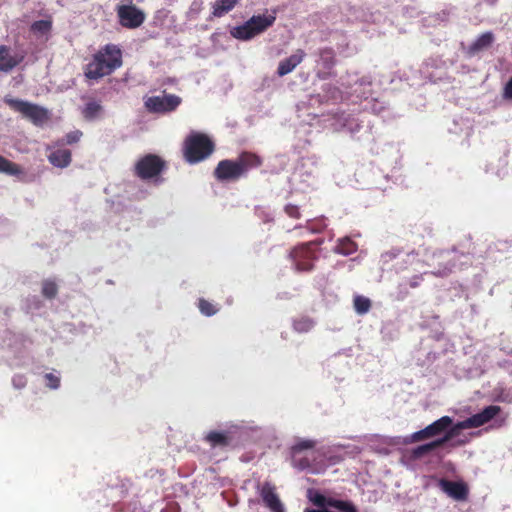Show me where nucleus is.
<instances>
[{
  "label": "nucleus",
  "instance_id": "obj_27",
  "mask_svg": "<svg viewBox=\"0 0 512 512\" xmlns=\"http://www.w3.org/2000/svg\"><path fill=\"white\" fill-rule=\"evenodd\" d=\"M336 253L350 255L357 250V245L348 237L339 240L334 248Z\"/></svg>",
  "mask_w": 512,
  "mask_h": 512
},
{
  "label": "nucleus",
  "instance_id": "obj_24",
  "mask_svg": "<svg viewBox=\"0 0 512 512\" xmlns=\"http://www.w3.org/2000/svg\"><path fill=\"white\" fill-rule=\"evenodd\" d=\"M102 112H103V106L101 105V103L92 100L85 104V106L82 110V115L86 120L92 121V120H95V119L101 117Z\"/></svg>",
  "mask_w": 512,
  "mask_h": 512
},
{
  "label": "nucleus",
  "instance_id": "obj_7",
  "mask_svg": "<svg viewBox=\"0 0 512 512\" xmlns=\"http://www.w3.org/2000/svg\"><path fill=\"white\" fill-rule=\"evenodd\" d=\"M500 411V406H487L481 412L474 414L471 417L454 424V426L448 432L453 433L454 439L456 436H458L460 430L481 427L488 423L489 421H491L494 417H496L500 413Z\"/></svg>",
  "mask_w": 512,
  "mask_h": 512
},
{
  "label": "nucleus",
  "instance_id": "obj_44",
  "mask_svg": "<svg viewBox=\"0 0 512 512\" xmlns=\"http://www.w3.org/2000/svg\"><path fill=\"white\" fill-rule=\"evenodd\" d=\"M309 230H310L311 232H313V233H314V232H318V231H319V228H318V227H315L314 225H310V226H309Z\"/></svg>",
  "mask_w": 512,
  "mask_h": 512
},
{
  "label": "nucleus",
  "instance_id": "obj_29",
  "mask_svg": "<svg viewBox=\"0 0 512 512\" xmlns=\"http://www.w3.org/2000/svg\"><path fill=\"white\" fill-rule=\"evenodd\" d=\"M370 307H371V301L369 298L360 296V295L355 296L354 309L358 314H360V315L366 314L370 310Z\"/></svg>",
  "mask_w": 512,
  "mask_h": 512
},
{
  "label": "nucleus",
  "instance_id": "obj_30",
  "mask_svg": "<svg viewBox=\"0 0 512 512\" xmlns=\"http://www.w3.org/2000/svg\"><path fill=\"white\" fill-rule=\"evenodd\" d=\"M293 327L295 331L305 333L314 327V321L308 317H301L294 320Z\"/></svg>",
  "mask_w": 512,
  "mask_h": 512
},
{
  "label": "nucleus",
  "instance_id": "obj_23",
  "mask_svg": "<svg viewBox=\"0 0 512 512\" xmlns=\"http://www.w3.org/2000/svg\"><path fill=\"white\" fill-rule=\"evenodd\" d=\"M371 81L368 77H363L361 79H357L353 82V84L350 86V92H348L351 95H356L359 98H367L369 92Z\"/></svg>",
  "mask_w": 512,
  "mask_h": 512
},
{
  "label": "nucleus",
  "instance_id": "obj_40",
  "mask_svg": "<svg viewBox=\"0 0 512 512\" xmlns=\"http://www.w3.org/2000/svg\"><path fill=\"white\" fill-rule=\"evenodd\" d=\"M224 14V0H216L213 15L221 17Z\"/></svg>",
  "mask_w": 512,
  "mask_h": 512
},
{
  "label": "nucleus",
  "instance_id": "obj_38",
  "mask_svg": "<svg viewBox=\"0 0 512 512\" xmlns=\"http://www.w3.org/2000/svg\"><path fill=\"white\" fill-rule=\"evenodd\" d=\"M285 212L286 214L291 218H299L300 217V211L299 208L295 205L288 204L285 206Z\"/></svg>",
  "mask_w": 512,
  "mask_h": 512
},
{
  "label": "nucleus",
  "instance_id": "obj_45",
  "mask_svg": "<svg viewBox=\"0 0 512 512\" xmlns=\"http://www.w3.org/2000/svg\"><path fill=\"white\" fill-rule=\"evenodd\" d=\"M272 219V217L270 216V214H267L264 218V221L268 222Z\"/></svg>",
  "mask_w": 512,
  "mask_h": 512
},
{
  "label": "nucleus",
  "instance_id": "obj_34",
  "mask_svg": "<svg viewBox=\"0 0 512 512\" xmlns=\"http://www.w3.org/2000/svg\"><path fill=\"white\" fill-rule=\"evenodd\" d=\"M205 440L212 446L224 444V433L211 431L205 436Z\"/></svg>",
  "mask_w": 512,
  "mask_h": 512
},
{
  "label": "nucleus",
  "instance_id": "obj_35",
  "mask_svg": "<svg viewBox=\"0 0 512 512\" xmlns=\"http://www.w3.org/2000/svg\"><path fill=\"white\" fill-rule=\"evenodd\" d=\"M46 386L50 389H58L60 386V377L53 373H46L44 375Z\"/></svg>",
  "mask_w": 512,
  "mask_h": 512
},
{
  "label": "nucleus",
  "instance_id": "obj_20",
  "mask_svg": "<svg viewBox=\"0 0 512 512\" xmlns=\"http://www.w3.org/2000/svg\"><path fill=\"white\" fill-rule=\"evenodd\" d=\"M494 34L487 31L479 35L468 47L467 52L470 55H475L483 50L488 49L494 42Z\"/></svg>",
  "mask_w": 512,
  "mask_h": 512
},
{
  "label": "nucleus",
  "instance_id": "obj_1",
  "mask_svg": "<svg viewBox=\"0 0 512 512\" xmlns=\"http://www.w3.org/2000/svg\"><path fill=\"white\" fill-rule=\"evenodd\" d=\"M122 66V51L115 44L101 47L84 67V76L89 80H98L112 74Z\"/></svg>",
  "mask_w": 512,
  "mask_h": 512
},
{
  "label": "nucleus",
  "instance_id": "obj_16",
  "mask_svg": "<svg viewBox=\"0 0 512 512\" xmlns=\"http://www.w3.org/2000/svg\"><path fill=\"white\" fill-rule=\"evenodd\" d=\"M23 54L11 53V48L6 45H0V71L10 72L24 60Z\"/></svg>",
  "mask_w": 512,
  "mask_h": 512
},
{
  "label": "nucleus",
  "instance_id": "obj_3",
  "mask_svg": "<svg viewBox=\"0 0 512 512\" xmlns=\"http://www.w3.org/2000/svg\"><path fill=\"white\" fill-rule=\"evenodd\" d=\"M215 150L214 142L203 133L192 132L183 144V155L190 164L207 159Z\"/></svg>",
  "mask_w": 512,
  "mask_h": 512
},
{
  "label": "nucleus",
  "instance_id": "obj_8",
  "mask_svg": "<svg viewBox=\"0 0 512 512\" xmlns=\"http://www.w3.org/2000/svg\"><path fill=\"white\" fill-rule=\"evenodd\" d=\"M166 168V162L156 154L141 157L134 166V172L142 180L159 176Z\"/></svg>",
  "mask_w": 512,
  "mask_h": 512
},
{
  "label": "nucleus",
  "instance_id": "obj_13",
  "mask_svg": "<svg viewBox=\"0 0 512 512\" xmlns=\"http://www.w3.org/2000/svg\"><path fill=\"white\" fill-rule=\"evenodd\" d=\"M257 493L260 496L265 507L270 512H285V506L280 500L276 487L270 482H264L257 485Z\"/></svg>",
  "mask_w": 512,
  "mask_h": 512
},
{
  "label": "nucleus",
  "instance_id": "obj_6",
  "mask_svg": "<svg viewBox=\"0 0 512 512\" xmlns=\"http://www.w3.org/2000/svg\"><path fill=\"white\" fill-rule=\"evenodd\" d=\"M4 102L13 111L21 113L23 117L30 120L34 125H42L49 119L48 110L37 104L8 97H5Z\"/></svg>",
  "mask_w": 512,
  "mask_h": 512
},
{
  "label": "nucleus",
  "instance_id": "obj_21",
  "mask_svg": "<svg viewBox=\"0 0 512 512\" xmlns=\"http://www.w3.org/2000/svg\"><path fill=\"white\" fill-rule=\"evenodd\" d=\"M49 162L58 168H66L72 161V154L69 149H57L48 155Z\"/></svg>",
  "mask_w": 512,
  "mask_h": 512
},
{
  "label": "nucleus",
  "instance_id": "obj_25",
  "mask_svg": "<svg viewBox=\"0 0 512 512\" xmlns=\"http://www.w3.org/2000/svg\"><path fill=\"white\" fill-rule=\"evenodd\" d=\"M319 59L317 60V64L321 66L323 69H331L335 64V53L330 48L320 49L318 52Z\"/></svg>",
  "mask_w": 512,
  "mask_h": 512
},
{
  "label": "nucleus",
  "instance_id": "obj_39",
  "mask_svg": "<svg viewBox=\"0 0 512 512\" xmlns=\"http://www.w3.org/2000/svg\"><path fill=\"white\" fill-rule=\"evenodd\" d=\"M503 98L506 100H512V77L504 86L503 90Z\"/></svg>",
  "mask_w": 512,
  "mask_h": 512
},
{
  "label": "nucleus",
  "instance_id": "obj_42",
  "mask_svg": "<svg viewBox=\"0 0 512 512\" xmlns=\"http://www.w3.org/2000/svg\"><path fill=\"white\" fill-rule=\"evenodd\" d=\"M215 176L219 180H224V160L220 161L215 169Z\"/></svg>",
  "mask_w": 512,
  "mask_h": 512
},
{
  "label": "nucleus",
  "instance_id": "obj_19",
  "mask_svg": "<svg viewBox=\"0 0 512 512\" xmlns=\"http://www.w3.org/2000/svg\"><path fill=\"white\" fill-rule=\"evenodd\" d=\"M453 439V433L447 432L445 436L434 440L430 443H426L423 445H420L412 450V457L414 459L421 458L422 456L426 455L427 453L431 452L435 448L443 445L446 442H449Z\"/></svg>",
  "mask_w": 512,
  "mask_h": 512
},
{
  "label": "nucleus",
  "instance_id": "obj_37",
  "mask_svg": "<svg viewBox=\"0 0 512 512\" xmlns=\"http://www.w3.org/2000/svg\"><path fill=\"white\" fill-rule=\"evenodd\" d=\"M12 384L16 389H22L27 385V378L22 374L14 375L12 378Z\"/></svg>",
  "mask_w": 512,
  "mask_h": 512
},
{
  "label": "nucleus",
  "instance_id": "obj_10",
  "mask_svg": "<svg viewBox=\"0 0 512 512\" xmlns=\"http://www.w3.org/2000/svg\"><path fill=\"white\" fill-rule=\"evenodd\" d=\"M260 164L261 159L257 155L247 152L242 153L235 161L226 160V180L238 179Z\"/></svg>",
  "mask_w": 512,
  "mask_h": 512
},
{
  "label": "nucleus",
  "instance_id": "obj_36",
  "mask_svg": "<svg viewBox=\"0 0 512 512\" xmlns=\"http://www.w3.org/2000/svg\"><path fill=\"white\" fill-rule=\"evenodd\" d=\"M83 133L80 130L71 131L66 134L65 136V142L66 144H74L77 143L80 138L82 137Z\"/></svg>",
  "mask_w": 512,
  "mask_h": 512
},
{
  "label": "nucleus",
  "instance_id": "obj_4",
  "mask_svg": "<svg viewBox=\"0 0 512 512\" xmlns=\"http://www.w3.org/2000/svg\"><path fill=\"white\" fill-rule=\"evenodd\" d=\"M275 20V12L253 16L243 25L232 28L231 35L236 39L250 40L272 26Z\"/></svg>",
  "mask_w": 512,
  "mask_h": 512
},
{
  "label": "nucleus",
  "instance_id": "obj_43",
  "mask_svg": "<svg viewBox=\"0 0 512 512\" xmlns=\"http://www.w3.org/2000/svg\"><path fill=\"white\" fill-rule=\"evenodd\" d=\"M238 2L239 0H226V13L233 9Z\"/></svg>",
  "mask_w": 512,
  "mask_h": 512
},
{
  "label": "nucleus",
  "instance_id": "obj_2",
  "mask_svg": "<svg viewBox=\"0 0 512 512\" xmlns=\"http://www.w3.org/2000/svg\"><path fill=\"white\" fill-rule=\"evenodd\" d=\"M315 442L308 439L297 441L291 448L292 465L298 470H306L311 474L322 473L326 468L323 455L314 451Z\"/></svg>",
  "mask_w": 512,
  "mask_h": 512
},
{
  "label": "nucleus",
  "instance_id": "obj_15",
  "mask_svg": "<svg viewBox=\"0 0 512 512\" xmlns=\"http://www.w3.org/2000/svg\"><path fill=\"white\" fill-rule=\"evenodd\" d=\"M438 485L447 496L454 500L463 501L468 496V488L463 482L441 479Z\"/></svg>",
  "mask_w": 512,
  "mask_h": 512
},
{
  "label": "nucleus",
  "instance_id": "obj_41",
  "mask_svg": "<svg viewBox=\"0 0 512 512\" xmlns=\"http://www.w3.org/2000/svg\"><path fill=\"white\" fill-rule=\"evenodd\" d=\"M327 97L332 100H338L341 99L342 96L340 95V91L337 88H331L329 87L327 90Z\"/></svg>",
  "mask_w": 512,
  "mask_h": 512
},
{
  "label": "nucleus",
  "instance_id": "obj_22",
  "mask_svg": "<svg viewBox=\"0 0 512 512\" xmlns=\"http://www.w3.org/2000/svg\"><path fill=\"white\" fill-rule=\"evenodd\" d=\"M437 258L445 261L447 265L444 267L438 268L436 271L432 272L436 276H447L449 273H451L453 267H455L454 260L456 258L455 252L450 251H441L437 255H435Z\"/></svg>",
  "mask_w": 512,
  "mask_h": 512
},
{
  "label": "nucleus",
  "instance_id": "obj_46",
  "mask_svg": "<svg viewBox=\"0 0 512 512\" xmlns=\"http://www.w3.org/2000/svg\"><path fill=\"white\" fill-rule=\"evenodd\" d=\"M390 257V254L383 255V258Z\"/></svg>",
  "mask_w": 512,
  "mask_h": 512
},
{
  "label": "nucleus",
  "instance_id": "obj_5",
  "mask_svg": "<svg viewBox=\"0 0 512 512\" xmlns=\"http://www.w3.org/2000/svg\"><path fill=\"white\" fill-rule=\"evenodd\" d=\"M308 498L317 506V509H305L304 512H358L356 506L351 501L326 497L312 491H309Z\"/></svg>",
  "mask_w": 512,
  "mask_h": 512
},
{
  "label": "nucleus",
  "instance_id": "obj_26",
  "mask_svg": "<svg viewBox=\"0 0 512 512\" xmlns=\"http://www.w3.org/2000/svg\"><path fill=\"white\" fill-rule=\"evenodd\" d=\"M0 173L17 176L22 173L21 167L0 155Z\"/></svg>",
  "mask_w": 512,
  "mask_h": 512
},
{
  "label": "nucleus",
  "instance_id": "obj_32",
  "mask_svg": "<svg viewBox=\"0 0 512 512\" xmlns=\"http://www.w3.org/2000/svg\"><path fill=\"white\" fill-rule=\"evenodd\" d=\"M51 28L52 23L51 21L48 20H38L33 22L31 25V31L42 35L48 33L51 30Z\"/></svg>",
  "mask_w": 512,
  "mask_h": 512
},
{
  "label": "nucleus",
  "instance_id": "obj_12",
  "mask_svg": "<svg viewBox=\"0 0 512 512\" xmlns=\"http://www.w3.org/2000/svg\"><path fill=\"white\" fill-rule=\"evenodd\" d=\"M181 101V98L174 94L152 96L145 101V107L150 112L164 114L176 110Z\"/></svg>",
  "mask_w": 512,
  "mask_h": 512
},
{
  "label": "nucleus",
  "instance_id": "obj_14",
  "mask_svg": "<svg viewBox=\"0 0 512 512\" xmlns=\"http://www.w3.org/2000/svg\"><path fill=\"white\" fill-rule=\"evenodd\" d=\"M120 23L126 28H137L145 20L144 13L134 5H120L117 8Z\"/></svg>",
  "mask_w": 512,
  "mask_h": 512
},
{
  "label": "nucleus",
  "instance_id": "obj_18",
  "mask_svg": "<svg viewBox=\"0 0 512 512\" xmlns=\"http://www.w3.org/2000/svg\"><path fill=\"white\" fill-rule=\"evenodd\" d=\"M332 126L336 131H347L350 134H354L360 129V124L358 121L350 117V115H346L344 113L337 115L334 118Z\"/></svg>",
  "mask_w": 512,
  "mask_h": 512
},
{
  "label": "nucleus",
  "instance_id": "obj_17",
  "mask_svg": "<svg viewBox=\"0 0 512 512\" xmlns=\"http://www.w3.org/2000/svg\"><path fill=\"white\" fill-rule=\"evenodd\" d=\"M305 55L303 50L298 49L294 54L280 61L277 69L278 75L285 76L292 72L303 61Z\"/></svg>",
  "mask_w": 512,
  "mask_h": 512
},
{
  "label": "nucleus",
  "instance_id": "obj_33",
  "mask_svg": "<svg viewBox=\"0 0 512 512\" xmlns=\"http://www.w3.org/2000/svg\"><path fill=\"white\" fill-rule=\"evenodd\" d=\"M198 307L202 314L206 316H212L217 311H219V308H217L213 303L201 298L198 302Z\"/></svg>",
  "mask_w": 512,
  "mask_h": 512
},
{
  "label": "nucleus",
  "instance_id": "obj_28",
  "mask_svg": "<svg viewBox=\"0 0 512 512\" xmlns=\"http://www.w3.org/2000/svg\"><path fill=\"white\" fill-rule=\"evenodd\" d=\"M247 434L248 432L246 428L234 424L229 425V427L226 428V446L233 441L234 435H238V438L243 439Z\"/></svg>",
  "mask_w": 512,
  "mask_h": 512
},
{
  "label": "nucleus",
  "instance_id": "obj_31",
  "mask_svg": "<svg viewBox=\"0 0 512 512\" xmlns=\"http://www.w3.org/2000/svg\"><path fill=\"white\" fill-rule=\"evenodd\" d=\"M58 294V286L53 280H44L42 283V295L45 298L53 299Z\"/></svg>",
  "mask_w": 512,
  "mask_h": 512
},
{
  "label": "nucleus",
  "instance_id": "obj_9",
  "mask_svg": "<svg viewBox=\"0 0 512 512\" xmlns=\"http://www.w3.org/2000/svg\"><path fill=\"white\" fill-rule=\"evenodd\" d=\"M453 420L449 416H443L434 421L422 430L416 431L409 436H406L403 443L408 444L412 442L422 441L428 438L439 436L447 433L453 427ZM446 434H444L445 436Z\"/></svg>",
  "mask_w": 512,
  "mask_h": 512
},
{
  "label": "nucleus",
  "instance_id": "obj_11",
  "mask_svg": "<svg viewBox=\"0 0 512 512\" xmlns=\"http://www.w3.org/2000/svg\"><path fill=\"white\" fill-rule=\"evenodd\" d=\"M315 247L313 242H309L295 247L290 252V258L297 271H309L313 268Z\"/></svg>",
  "mask_w": 512,
  "mask_h": 512
}]
</instances>
